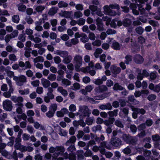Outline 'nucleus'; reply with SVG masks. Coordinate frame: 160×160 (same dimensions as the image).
<instances>
[{
    "label": "nucleus",
    "instance_id": "obj_1",
    "mask_svg": "<svg viewBox=\"0 0 160 160\" xmlns=\"http://www.w3.org/2000/svg\"><path fill=\"white\" fill-rule=\"evenodd\" d=\"M148 0H132L134 1L135 3H131L130 4V8L132 10L133 13L137 15L139 14V11L141 14H143L145 13V8H143L142 4L146 2Z\"/></svg>",
    "mask_w": 160,
    "mask_h": 160
},
{
    "label": "nucleus",
    "instance_id": "obj_52",
    "mask_svg": "<svg viewBox=\"0 0 160 160\" xmlns=\"http://www.w3.org/2000/svg\"><path fill=\"white\" fill-rule=\"evenodd\" d=\"M112 47L114 49L116 50H119L120 48L119 43L115 41L113 42Z\"/></svg>",
    "mask_w": 160,
    "mask_h": 160
},
{
    "label": "nucleus",
    "instance_id": "obj_31",
    "mask_svg": "<svg viewBox=\"0 0 160 160\" xmlns=\"http://www.w3.org/2000/svg\"><path fill=\"white\" fill-rule=\"evenodd\" d=\"M48 92L47 93V96L49 97L51 99H54V96L52 93L53 91V90L52 88L50 87L48 88Z\"/></svg>",
    "mask_w": 160,
    "mask_h": 160
},
{
    "label": "nucleus",
    "instance_id": "obj_38",
    "mask_svg": "<svg viewBox=\"0 0 160 160\" xmlns=\"http://www.w3.org/2000/svg\"><path fill=\"white\" fill-rule=\"evenodd\" d=\"M21 139L20 138H17L15 140V143L14 145L15 148L18 149L21 146Z\"/></svg>",
    "mask_w": 160,
    "mask_h": 160
},
{
    "label": "nucleus",
    "instance_id": "obj_37",
    "mask_svg": "<svg viewBox=\"0 0 160 160\" xmlns=\"http://www.w3.org/2000/svg\"><path fill=\"white\" fill-rule=\"evenodd\" d=\"M72 59V56L71 55H68L67 57L63 59L62 61L64 63L68 64L71 62Z\"/></svg>",
    "mask_w": 160,
    "mask_h": 160
},
{
    "label": "nucleus",
    "instance_id": "obj_24",
    "mask_svg": "<svg viewBox=\"0 0 160 160\" xmlns=\"http://www.w3.org/2000/svg\"><path fill=\"white\" fill-rule=\"evenodd\" d=\"M99 108L102 110H104L105 109L111 110L112 108V106L110 103H107L106 104H103L99 106Z\"/></svg>",
    "mask_w": 160,
    "mask_h": 160
},
{
    "label": "nucleus",
    "instance_id": "obj_42",
    "mask_svg": "<svg viewBox=\"0 0 160 160\" xmlns=\"http://www.w3.org/2000/svg\"><path fill=\"white\" fill-rule=\"evenodd\" d=\"M118 112V110L116 109L113 111H109L108 113L110 117H116L117 116Z\"/></svg>",
    "mask_w": 160,
    "mask_h": 160
},
{
    "label": "nucleus",
    "instance_id": "obj_21",
    "mask_svg": "<svg viewBox=\"0 0 160 160\" xmlns=\"http://www.w3.org/2000/svg\"><path fill=\"white\" fill-rule=\"evenodd\" d=\"M122 138L123 140L128 143H131V140L133 139V138L126 134H123Z\"/></svg>",
    "mask_w": 160,
    "mask_h": 160
},
{
    "label": "nucleus",
    "instance_id": "obj_16",
    "mask_svg": "<svg viewBox=\"0 0 160 160\" xmlns=\"http://www.w3.org/2000/svg\"><path fill=\"white\" fill-rule=\"evenodd\" d=\"M105 148L109 149V147L107 145L106 142H101L100 146V152L101 154H104L105 153Z\"/></svg>",
    "mask_w": 160,
    "mask_h": 160
},
{
    "label": "nucleus",
    "instance_id": "obj_41",
    "mask_svg": "<svg viewBox=\"0 0 160 160\" xmlns=\"http://www.w3.org/2000/svg\"><path fill=\"white\" fill-rule=\"evenodd\" d=\"M19 20V16L18 15H14L12 17V21L14 23H18Z\"/></svg>",
    "mask_w": 160,
    "mask_h": 160
},
{
    "label": "nucleus",
    "instance_id": "obj_47",
    "mask_svg": "<svg viewBox=\"0 0 160 160\" xmlns=\"http://www.w3.org/2000/svg\"><path fill=\"white\" fill-rule=\"evenodd\" d=\"M76 140V138L74 136H72L71 137L69 140L65 144L66 145H68L69 143H74Z\"/></svg>",
    "mask_w": 160,
    "mask_h": 160
},
{
    "label": "nucleus",
    "instance_id": "obj_64",
    "mask_svg": "<svg viewBox=\"0 0 160 160\" xmlns=\"http://www.w3.org/2000/svg\"><path fill=\"white\" fill-rule=\"evenodd\" d=\"M102 129V127L100 125H98L96 126L93 127L92 128V130L93 132H96L98 131H100Z\"/></svg>",
    "mask_w": 160,
    "mask_h": 160
},
{
    "label": "nucleus",
    "instance_id": "obj_7",
    "mask_svg": "<svg viewBox=\"0 0 160 160\" xmlns=\"http://www.w3.org/2000/svg\"><path fill=\"white\" fill-rule=\"evenodd\" d=\"M65 151L64 147L62 146H57L55 148L53 147H51L49 149L50 152L53 153L55 151L58 152H64Z\"/></svg>",
    "mask_w": 160,
    "mask_h": 160
},
{
    "label": "nucleus",
    "instance_id": "obj_26",
    "mask_svg": "<svg viewBox=\"0 0 160 160\" xmlns=\"http://www.w3.org/2000/svg\"><path fill=\"white\" fill-rule=\"evenodd\" d=\"M34 9L38 12L42 13V11L45 9V7L44 6L35 5L33 7Z\"/></svg>",
    "mask_w": 160,
    "mask_h": 160
},
{
    "label": "nucleus",
    "instance_id": "obj_17",
    "mask_svg": "<svg viewBox=\"0 0 160 160\" xmlns=\"http://www.w3.org/2000/svg\"><path fill=\"white\" fill-rule=\"evenodd\" d=\"M107 79V77L105 76H103L101 79H100L99 78L95 80L93 82L95 84L99 85L103 83V81H105Z\"/></svg>",
    "mask_w": 160,
    "mask_h": 160
},
{
    "label": "nucleus",
    "instance_id": "obj_5",
    "mask_svg": "<svg viewBox=\"0 0 160 160\" xmlns=\"http://www.w3.org/2000/svg\"><path fill=\"white\" fill-rule=\"evenodd\" d=\"M3 107L4 109L7 111H11L12 108V102L7 99L3 102Z\"/></svg>",
    "mask_w": 160,
    "mask_h": 160
},
{
    "label": "nucleus",
    "instance_id": "obj_48",
    "mask_svg": "<svg viewBox=\"0 0 160 160\" xmlns=\"http://www.w3.org/2000/svg\"><path fill=\"white\" fill-rule=\"evenodd\" d=\"M83 14L82 12L80 11L75 12L74 13V18H78L82 17Z\"/></svg>",
    "mask_w": 160,
    "mask_h": 160
},
{
    "label": "nucleus",
    "instance_id": "obj_19",
    "mask_svg": "<svg viewBox=\"0 0 160 160\" xmlns=\"http://www.w3.org/2000/svg\"><path fill=\"white\" fill-rule=\"evenodd\" d=\"M81 66H77L76 68H75L76 71L79 72L81 71L82 72L86 73L88 72L90 70L89 67H87L86 68L82 67L81 68Z\"/></svg>",
    "mask_w": 160,
    "mask_h": 160
},
{
    "label": "nucleus",
    "instance_id": "obj_33",
    "mask_svg": "<svg viewBox=\"0 0 160 160\" xmlns=\"http://www.w3.org/2000/svg\"><path fill=\"white\" fill-rule=\"evenodd\" d=\"M57 91L64 97L68 95L67 91L66 90L63 89V88L61 87H58L57 89Z\"/></svg>",
    "mask_w": 160,
    "mask_h": 160
},
{
    "label": "nucleus",
    "instance_id": "obj_13",
    "mask_svg": "<svg viewBox=\"0 0 160 160\" xmlns=\"http://www.w3.org/2000/svg\"><path fill=\"white\" fill-rule=\"evenodd\" d=\"M11 99L16 104H22V102H23V99L21 97H16V96H12L11 97Z\"/></svg>",
    "mask_w": 160,
    "mask_h": 160
},
{
    "label": "nucleus",
    "instance_id": "obj_25",
    "mask_svg": "<svg viewBox=\"0 0 160 160\" xmlns=\"http://www.w3.org/2000/svg\"><path fill=\"white\" fill-rule=\"evenodd\" d=\"M107 89L108 88L106 86L102 85L96 88L95 90L97 92H100L103 91H106Z\"/></svg>",
    "mask_w": 160,
    "mask_h": 160
},
{
    "label": "nucleus",
    "instance_id": "obj_54",
    "mask_svg": "<svg viewBox=\"0 0 160 160\" xmlns=\"http://www.w3.org/2000/svg\"><path fill=\"white\" fill-rule=\"evenodd\" d=\"M62 82L63 85L66 86H69L71 84V82L67 79H62Z\"/></svg>",
    "mask_w": 160,
    "mask_h": 160
},
{
    "label": "nucleus",
    "instance_id": "obj_62",
    "mask_svg": "<svg viewBox=\"0 0 160 160\" xmlns=\"http://www.w3.org/2000/svg\"><path fill=\"white\" fill-rule=\"evenodd\" d=\"M57 106L56 104H52L50 107L49 109L55 112L57 109Z\"/></svg>",
    "mask_w": 160,
    "mask_h": 160
},
{
    "label": "nucleus",
    "instance_id": "obj_35",
    "mask_svg": "<svg viewBox=\"0 0 160 160\" xmlns=\"http://www.w3.org/2000/svg\"><path fill=\"white\" fill-rule=\"evenodd\" d=\"M15 106L17 108L16 112L18 114H21L22 112V108L23 107V104H16Z\"/></svg>",
    "mask_w": 160,
    "mask_h": 160
},
{
    "label": "nucleus",
    "instance_id": "obj_9",
    "mask_svg": "<svg viewBox=\"0 0 160 160\" xmlns=\"http://www.w3.org/2000/svg\"><path fill=\"white\" fill-rule=\"evenodd\" d=\"M80 120L79 121L75 120L73 122V124L75 127H78L79 125L82 127H84L85 126L86 123L83 120V118H82L81 115L80 116Z\"/></svg>",
    "mask_w": 160,
    "mask_h": 160
},
{
    "label": "nucleus",
    "instance_id": "obj_8",
    "mask_svg": "<svg viewBox=\"0 0 160 160\" xmlns=\"http://www.w3.org/2000/svg\"><path fill=\"white\" fill-rule=\"evenodd\" d=\"M75 147L72 145L70 146L68 148V151L69 152H71V153L69 154L68 157L69 159L70 160H75L76 156L75 154L74 153L72 152L75 150Z\"/></svg>",
    "mask_w": 160,
    "mask_h": 160
},
{
    "label": "nucleus",
    "instance_id": "obj_49",
    "mask_svg": "<svg viewBox=\"0 0 160 160\" xmlns=\"http://www.w3.org/2000/svg\"><path fill=\"white\" fill-rule=\"evenodd\" d=\"M102 19L104 21H106V24L108 26L110 24L111 21V18L108 16H104L102 17Z\"/></svg>",
    "mask_w": 160,
    "mask_h": 160
},
{
    "label": "nucleus",
    "instance_id": "obj_51",
    "mask_svg": "<svg viewBox=\"0 0 160 160\" xmlns=\"http://www.w3.org/2000/svg\"><path fill=\"white\" fill-rule=\"evenodd\" d=\"M157 73L156 72H152L150 74V81H152L156 79L157 77Z\"/></svg>",
    "mask_w": 160,
    "mask_h": 160
},
{
    "label": "nucleus",
    "instance_id": "obj_45",
    "mask_svg": "<svg viewBox=\"0 0 160 160\" xmlns=\"http://www.w3.org/2000/svg\"><path fill=\"white\" fill-rule=\"evenodd\" d=\"M113 89L115 90H122L123 89V88L118 83H116L113 86Z\"/></svg>",
    "mask_w": 160,
    "mask_h": 160
},
{
    "label": "nucleus",
    "instance_id": "obj_39",
    "mask_svg": "<svg viewBox=\"0 0 160 160\" xmlns=\"http://www.w3.org/2000/svg\"><path fill=\"white\" fill-rule=\"evenodd\" d=\"M132 22L130 19L126 18L123 21V25L128 28L131 24Z\"/></svg>",
    "mask_w": 160,
    "mask_h": 160
},
{
    "label": "nucleus",
    "instance_id": "obj_34",
    "mask_svg": "<svg viewBox=\"0 0 160 160\" xmlns=\"http://www.w3.org/2000/svg\"><path fill=\"white\" fill-rule=\"evenodd\" d=\"M58 8L56 7H53L50 9L48 14L50 15H53L57 12Z\"/></svg>",
    "mask_w": 160,
    "mask_h": 160
},
{
    "label": "nucleus",
    "instance_id": "obj_20",
    "mask_svg": "<svg viewBox=\"0 0 160 160\" xmlns=\"http://www.w3.org/2000/svg\"><path fill=\"white\" fill-rule=\"evenodd\" d=\"M63 153L64 152H55L52 155V160H63V158L62 157L58 158V157L59 155H62L63 154Z\"/></svg>",
    "mask_w": 160,
    "mask_h": 160
},
{
    "label": "nucleus",
    "instance_id": "obj_43",
    "mask_svg": "<svg viewBox=\"0 0 160 160\" xmlns=\"http://www.w3.org/2000/svg\"><path fill=\"white\" fill-rule=\"evenodd\" d=\"M18 10L21 12H24L26 9V6L22 4H19L17 5Z\"/></svg>",
    "mask_w": 160,
    "mask_h": 160
},
{
    "label": "nucleus",
    "instance_id": "obj_15",
    "mask_svg": "<svg viewBox=\"0 0 160 160\" xmlns=\"http://www.w3.org/2000/svg\"><path fill=\"white\" fill-rule=\"evenodd\" d=\"M149 88L155 92H158L160 91V83L155 86L153 84L151 83L149 85Z\"/></svg>",
    "mask_w": 160,
    "mask_h": 160
},
{
    "label": "nucleus",
    "instance_id": "obj_28",
    "mask_svg": "<svg viewBox=\"0 0 160 160\" xmlns=\"http://www.w3.org/2000/svg\"><path fill=\"white\" fill-rule=\"evenodd\" d=\"M11 69V68L10 67L8 66L5 69V71L7 73V75L10 77H13L14 78V77L15 76H14V72L10 70Z\"/></svg>",
    "mask_w": 160,
    "mask_h": 160
},
{
    "label": "nucleus",
    "instance_id": "obj_56",
    "mask_svg": "<svg viewBox=\"0 0 160 160\" xmlns=\"http://www.w3.org/2000/svg\"><path fill=\"white\" fill-rule=\"evenodd\" d=\"M6 50L8 52H16L17 51V50L14 48H13L12 46L10 45H8L6 48Z\"/></svg>",
    "mask_w": 160,
    "mask_h": 160
},
{
    "label": "nucleus",
    "instance_id": "obj_18",
    "mask_svg": "<svg viewBox=\"0 0 160 160\" xmlns=\"http://www.w3.org/2000/svg\"><path fill=\"white\" fill-rule=\"evenodd\" d=\"M54 53L59 55L63 58L68 55V52L67 51L59 50L54 51Z\"/></svg>",
    "mask_w": 160,
    "mask_h": 160
},
{
    "label": "nucleus",
    "instance_id": "obj_6",
    "mask_svg": "<svg viewBox=\"0 0 160 160\" xmlns=\"http://www.w3.org/2000/svg\"><path fill=\"white\" fill-rule=\"evenodd\" d=\"M73 63L75 64V68L77 66H81L82 64V58L80 55H76L73 58Z\"/></svg>",
    "mask_w": 160,
    "mask_h": 160
},
{
    "label": "nucleus",
    "instance_id": "obj_27",
    "mask_svg": "<svg viewBox=\"0 0 160 160\" xmlns=\"http://www.w3.org/2000/svg\"><path fill=\"white\" fill-rule=\"evenodd\" d=\"M111 70L112 72L115 74L118 73L121 71V69L117 67L115 65H112L111 66Z\"/></svg>",
    "mask_w": 160,
    "mask_h": 160
},
{
    "label": "nucleus",
    "instance_id": "obj_11",
    "mask_svg": "<svg viewBox=\"0 0 160 160\" xmlns=\"http://www.w3.org/2000/svg\"><path fill=\"white\" fill-rule=\"evenodd\" d=\"M112 145L115 147H118L121 145V141L119 138H112L111 141Z\"/></svg>",
    "mask_w": 160,
    "mask_h": 160
},
{
    "label": "nucleus",
    "instance_id": "obj_55",
    "mask_svg": "<svg viewBox=\"0 0 160 160\" xmlns=\"http://www.w3.org/2000/svg\"><path fill=\"white\" fill-rule=\"evenodd\" d=\"M19 93L21 95L28 94L29 93V90L27 88L24 90H21L19 91Z\"/></svg>",
    "mask_w": 160,
    "mask_h": 160
},
{
    "label": "nucleus",
    "instance_id": "obj_50",
    "mask_svg": "<svg viewBox=\"0 0 160 160\" xmlns=\"http://www.w3.org/2000/svg\"><path fill=\"white\" fill-rule=\"evenodd\" d=\"M68 5V4L67 3L62 1L59 2L58 3V7L60 8L67 7Z\"/></svg>",
    "mask_w": 160,
    "mask_h": 160
},
{
    "label": "nucleus",
    "instance_id": "obj_10",
    "mask_svg": "<svg viewBox=\"0 0 160 160\" xmlns=\"http://www.w3.org/2000/svg\"><path fill=\"white\" fill-rule=\"evenodd\" d=\"M19 66L20 67L23 68L24 69L30 68L32 67L29 61H26L25 63L22 61L19 62Z\"/></svg>",
    "mask_w": 160,
    "mask_h": 160
},
{
    "label": "nucleus",
    "instance_id": "obj_61",
    "mask_svg": "<svg viewBox=\"0 0 160 160\" xmlns=\"http://www.w3.org/2000/svg\"><path fill=\"white\" fill-rule=\"evenodd\" d=\"M56 78V76L52 74H50L48 77V79L51 81H54Z\"/></svg>",
    "mask_w": 160,
    "mask_h": 160
},
{
    "label": "nucleus",
    "instance_id": "obj_44",
    "mask_svg": "<svg viewBox=\"0 0 160 160\" xmlns=\"http://www.w3.org/2000/svg\"><path fill=\"white\" fill-rule=\"evenodd\" d=\"M41 25L40 22H35V29L38 31H40L42 30L43 28L41 26Z\"/></svg>",
    "mask_w": 160,
    "mask_h": 160
},
{
    "label": "nucleus",
    "instance_id": "obj_2",
    "mask_svg": "<svg viewBox=\"0 0 160 160\" xmlns=\"http://www.w3.org/2000/svg\"><path fill=\"white\" fill-rule=\"evenodd\" d=\"M119 9V5L117 4H111L109 5H106L103 6V12L107 15L111 16H114L117 14L116 12L112 9Z\"/></svg>",
    "mask_w": 160,
    "mask_h": 160
},
{
    "label": "nucleus",
    "instance_id": "obj_60",
    "mask_svg": "<svg viewBox=\"0 0 160 160\" xmlns=\"http://www.w3.org/2000/svg\"><path fill=\"white\" fill-rule=\"evenodd\" d=\"M85 21L84 19L81 18L77 21V24L79 26L83 25L84 24Z\"/></svg>",
    "mask_w": 160,
    "mask_h": 160
},
{
    "label": "nucleus",
    "instance_id": "obj_4",
    "mask_svg": "<svg viewBox=\"0 0 160 160\" xmlns=\"http://www.w3.org/2000/svg\"><path fill=\"white\" fill-rule=\"evenodd\" d=\"M79 112L84 116L89 117L91 113L88 107L84 106L79 107Z\"/></svg>",
    "mask_w": 160,
    "mask_h": 160
},
{
    "label": "nucleus",
    "instance_id": "obj_32",
    "mask_svg": "<svg viewBox=\"0 0 160 160\" xmlns=\"http://www.w3.org/2000/svg\"><path fill=\"white\" fill-rule=\"evenodd\" d=\"M35 35L36 36L35 37L33 35L32 36H30L29 39L36 43L40 42L41 40L39 38V36H38L37 34H35Z\"/></svg>",
    "mask_w": 160,
    "mask_h": 160
},
{
    "label": "nucleus",
    "instance_id": "obj_57",
    "mask_svg": "<svg viewBox=\"0 0 160 160\" xmlns=\"http://www.w3.org/2000/svg\"><path fill=\"white\" fill-rule=\"evenodd\" d=\"M86 149H88L87 151L85 152L84 155L86 157H91L92 154V151L88 150V147H87L86 148Z\"/></svg>",
    "mask_w": 160,
    "mask_h": 160
},
{
    "label": "nucleus",
    "instance_id": "obj_58",
    "mask_svg": "<svg viewBox=\"0 0 160 160\" xmlns=\"http://www.w3.org/2000/svg\"><path fill=\"white\" fill-rule=\"evenodd\" d=\"M143 28L141 27H138L136 29V32L139 34H141L143 32Z\"/></svg>",
    "mask_w": 160,
    "mask_h": 160
},
{
    "label": "nucleus",
    "instance_id": "obj_12",
    "mask_svg": "<svg viewBox=\"0 0 160 160\" xmlns=\"http://www.w3.org/2000/svg\"><path fill=\"white\" fill-rule=\"evenodd\" d=\"M72 11H61V12L59 13V15L63 17L66 18H72Z\"/></svg>",
    "mask_w": 160,
    "mask_h": 160
},
{
    "label": "nucleus",
    "instance_id": "obj_53",
    "mask_svg": "<svg viewBox=\"0 0 160 160\" xmlns=\"http://www.w3.org/2000/svg\"><path fill=\"white\" fill-rule=\"evenodd\" d=\"M81 41L83 43L88 42V39L86 35L83 34L81 38Z\"/></svg>",
    "mask_w": 160,
    "mask_h": 160
},
{
    "label": "nucleus",
    "instance_id": "obj_63",
    "mask_svg": "<svg viewBox=\"0 0 160 160\" xmlns=\"http://www.w3.org/2000/svg\"><path fill=\"white\" fill-rule=\"evenodd\" d=\"M93 121L92 118H88L86 120V123L87 125H90L92 123Z\"/></svg>",
    "mask_w": 160,
    "mask_h": 160
},
{
    "label": "nucleus",
    "instance_id": "obj_36",
    "mask_svg": "<svg viewBox=\"0 0 160 160\" xmlns=\"http://www.w3.org/2000/svg\"><path fill=\"white\" fill-rule=\"evenodd\" d=\"M114 121V119L113 118H111L109 119L108 120L105 121L104 123L108 126L109 127L112 125Z\"/></svg>",
    "mask_w": 160,
    "mask_h": 160
},
{
    "label": "nucleus",
    "instance_id": "obj_40",
    "mask_svg": "<svg viewBox=\"0 0 160 160\" xmlns=\"http://www.w3.org/2000/svg\"><path fill=\"white\" fill-rule=\"evenodd\" d=\"M26 34L28 35V38L29 39L30 36H32V34L33 33V31L32 30L29 28H27L25 30Z\"/></svg>",
    "mask_w": 160,
    "mask_h": 160
},
{
    "label": "nucleus",
    "instance_id": "obj_46",
    "mask_svg": "<svg viewBox=\"0 0 160 160\" xmlns=\"http://www.w3.org/2000/svg\"><path fill=\"white\" fill-rule=\"evenodd\" d=\"M44 61L43 58L41 56H38L35 58L33 60V62L34 63L38 62H43Z\"/></svg>",
    "mask_w": 160,
    "mask_h": 160
},
{
    "label": "nucleus",
    "instance_id": "obj_59",
    "mask_svg": "<svg viewBox=\"0 0 160 160\" xmlns=\"http://www.w3.org/2000/svg\"><path fill=\"white\" fill-rule=\"evenodd\" d=\"M25 51V52L24 55L27 58H29L30 56L31 52L29 50H31V49H28L26 48H24Z\"/></svg>",
    "mask_w": 160,
    "mask_h": 160
},
{
    "label": "nucleus",
    "instance_id": "obj_14",
    "mask_svg": "<svg viewBox=\"0 0 160 160\" xmlns=\"http://www.w3.org/2000/svg\"><path fill=\"white\" fill-rule=\"evenodd\" d=\"M97 25V29L99 31H103V25L102 22V19L99 18H97L96 20Z\"/></svg>",
    "mask_w": 160,
    "mask_h": 160
},
{
    "label": "nucleus",
    "instance_id": "obj_29",
    "mask_svg": "<svg viewBox=\"0 0 160 160\" xmlns=\"http://www.w3.org/2000/svg\"><path fill=\"white\" fill-rule=\"evenodd\" d=\"M33 126L36 129H39L40 130H45V128L44 126L38 122H34Z\"/></svg>",
    "mask_w": 160,
    "mask_h": 160
},
{
    "label": "nucleus",
    "instance_id": "obj_30",
    "mask_svg": "<svg viewBox=\"0 0 160 160\" xmlns=\"http://www.w3.org/2000/svg\"><path fill=\"white\" fill-rule=\"evenodd\" d=\"M6 80L7 82L8 83L9 86V90L8 92H10L11 93H12L13 92V88L12 85V82L10 79L8 78H6Z\"/></svg>",
    "mask_w": 160,
    "mask_h": 160
},
{
    "label": "nucleus",
    "instance_id": "obj_3",
    "mask_svg": "<svg viewBox=\"0 0 160 160\" xmlns=\"http://www.w3.org/2000/svg\"><path fill=\"white\" fill-rule=\"evenodd\" d=\"M13 80L15 81L18 86H21L23 85L24 83L26 82L27 78L25 76L21 75L14 77Z\"/></svg>",
    "mask_w": 160,
    "mask_h": 160
},
{
    "label": "nucleus",
    "instance_id": "obj_23",
    "mask_svg": "<svg viewBox=\"0 0 160 160\" xmlns=\"http://www.w3.org/2000/svg\"><path fill=\"white\" fill-rule=\"evenodd\" d=\"M134 60L136 63L141 64L143 62V59L141 55L137 54L135 56Z\"/></svg>",
    "mask_w": 160,
    "mask_h": 160
},
{
    "label": "nucleus",
    "instance_id": "obj_22",
    "mask_svg": "<svg viewBox=\"0 0 160 160\" xmlns=\"http://www.w3.org/2000/svg\"><path fill=\"white\" fill-rule=\"evenodd\" d=\"M41 82L43 86L46 88L49 87L51 84L50 82L48 80L44 78H42L41 79Z\"/></svg>",
    "mask_w": 160,
    "mask_h": 160
}]
</instances>
